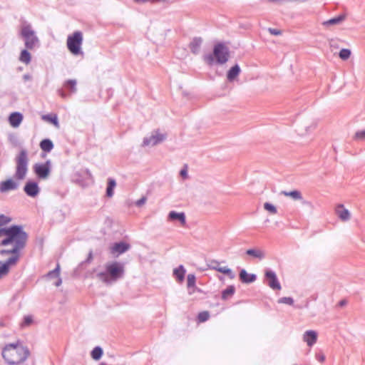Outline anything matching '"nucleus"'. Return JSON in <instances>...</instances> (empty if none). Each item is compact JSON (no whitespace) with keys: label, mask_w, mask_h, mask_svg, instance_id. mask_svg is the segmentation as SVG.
<instances>
[{"label":"nucleus","mask_w":365,"mask_h":365,"mask_svg":"<svg viewBox=\"0 0 365 365\" xmlns=\"http://www.w3.org/2000/svg\"><path fill=\"white\" fill-rule=\"evenodd\" d=\"M345 19V16L341 15L339 16H337L336 18H333L331 19H329V21H326L324 24H336Z\"/></svg>","instance_id":"34"},{"label":"nucleus","mask_w":365,"mask_h":365,"mask_svg":"<svg viewBox=\"0 0 365 365\" xmlns=\"http://www.w3.org/2000/svg\"><path fill=\"white\" fill-rule=\"evenodd\" d=\"M83 35L81 31H75L67 38L66 46L68 51L74 56L83 55L81 46Z\"/></svg>","instance_id":"4"},{"label":"nucleus","mask_w":365,"mask_h":365,"mask_svg":"<svg viewBox=\"0 0 365 365\" xmlns=\"http://www.w3.org/2000/svg\"><path fill=\"white\" fill-rule=\"evenodd\" d=\"M130 246L128 243L120 242L113 244L110 247V250L113 255H120L124 253L130 249Z\"/></svg>","instance_id":"10"},{"label":"nucleus","mask_w":365,"mask_h":365,"mask_svg":"<svg viewBox=\"0 0 365 365\" xmlns=\"http://www.w3.org/2000/svg\"><path fill=\"white\" fill-rule=\"evenodd\" d=\"M16 257H10L4 263L0 264V279L6 276L11 266H14L17 263Z\"/></svg>","instance_id":"9"},{"label":"nucleus","mask_w":365,"mask_h":365,"mask_svg":"<svg viewBox=\"0 0 365 365\" xmlns=\"http://www.w3.org/2000/svg\"><path fill=\"white\" fill-rule=\"evenodd\" d=\"M168 219L170 220H178L180 221L182 226H185L186 224L185 215L183 212H176L171 211L168 215Z\"/></svg>","instance_id":"17"},{"label":"nucleus","mask_w":365,"mask_h":365,"mask_svg":"<svg viewBox=\"0 0 365 365\" xmlns=\"http://www.w3.org/2000/svg\"><path fill=\"white\" fill-rule=\"evenodd\" d=\"M180 175L183 178H186L187 177V165H185L184 168L180 171Z\"/></svg>","instance_id":"45"},{"label":"nucleus","mask_w":365,"mask_h":365,"mask_svg":"<svg viewBox=\"0 0 365 365\" xmlns=\"http://www.w3.org/2000/svg\"><path fill=\"white\" fill-rule=\"evenodd\" d=\"M335 212L342 221H347L351 217L349 211L342 204L337 205L335 207Z\"/></svg>","instance_id":"12"},{"label":"nucleus","mask_w":365,"mask_h":365,"mask_svg":"<svg viewBox=\"0 0 365 365\" xmlns=\"http://www.w3.org/2000/svg\"><path fill=\"white\" fill-rule=\"evenodd\" d=\"M212 269H215V270H217L221 273H223L225 274H227L231 279L234 278V274H233L232 270L230 268H228L227 267H212Z\"/></svg>","instance_id":"30"},{"label":"nucleus","mask_w":365,"mask_h":365,"mask_svg":"<svg viewBox=\"0 0 365 365\" xmlns=\"http://www.w3.org/2000/svg\"><path fill=\"white\" fill-rule=\"evenodd\" d=\"M24 78H25L26 79H29V76H24Z\"/></svg>","instance_id":"50"},{"label":"nucleus","mask_w":365,"mask_h":365,"mask_svg":"<svg viewBox=\"0 0 365 365\" xmlns=\"http://www.w3.org/2000/svg\"><path fill=\"white\" fill-rule=\"evenodd\" d=\"M240 279L242 282L251 283L256 279L255 275L248 274L245 269H242L240 273Z\"/></svg>","instance_id":"21"},{"label":"nucleus","mask_w":365,"mask_h":365,"mask_svg":"<svg viewBox=\"0 0 365 365\" xmlns=\"http://www.w3.org/2000/svg\"><path fill=\"white\" fill-rule=\"evenodd\" d=\"M9 221V218L5 217L4 215H0V226L7 224Z\"/></svg>","instance_id":"42"},{"label":"nucleus","mask_w":365,"mask_h":365,"mask_svg":"<svg viewBox=\"0 0 365 365\" xmlns=\"http://www.w3.org/2000/svg\"><path fill=\"white\" fill-rule=\"evenodd\" d=\"M165 137L161 134H156L144 140V144L146 145H155L164 140Z\"/></svg>","instance_id":"18"},{"label":"nucleus","mask_w":365,"mask_h":365,"mask_svg":"<svg viewBox=\"0 0 365 365\" xmlns=\"http://www.w3.org/2000/svg\"><path fill=\"white\" fill-rule=\"evenodd\" d=\"M33 323V317L31 315H27L24 317V321L21 323V327H28L32 324Z\"/></svg>","instance_id":"39"},{"label":"nucleus","mask_w":365,"mask_h":365,"mask_svg":"<svg viewBox=\"0 0 365 365\" xmlns=\"http://www.w3.org/2000/svg\"><path fill=\"white\" fill-rule=\"evenodd\" d=\"M279 304H287L289 305H292L294 303V300L291 297H282L278 299Z\"/></svg>","instance_id":"40"},{"label":"nucleus","mask_w":365,"mask_h":365,"mask_svg":"<svg viewBox=\"0 0 365 365\" xmlns=\"http://www.w3.org/2000/svg\"><path fill=\"white\" fill-rule=\"evenodd\" d=\"M17 184L11 179L3 181L0 184V191L2 192L15 190Z\"/></svg>","instance_id":"16"},{"label":"nucleus","mask_w":365,"mask_h":365,"mask_svg":"<svg viewBox=\"0 0 365 365\" xmlns=\"http://www.w3.org/2000/svg\"><path fill=\"white\" fill-rule=\"evenodd\" d=\"M66 86L71 92H75L76 91V81L75 80H69L66 83Z\"/></svg>","instance_id":"38"},{"label":"nucleus","mask_w":365,"mask_h":365,"mask_svg":"<svg viewBox=\"0 0 365 365\" xmlns=\"http://www.w3.org/2000/svg\"><path fill=\"white\" fill-rule=\"evenodd\" d=\"M173 273L178 282H182L183 281L185 270L182 266H180L178 268L175 269Z\"/></svg>","instance_id":"26"},{"label":"nucleus","mask_w":365,"mask_h":365,"mask_svg":"<svg viewBox=\"0 0 365 365\" xmlns=\"http://www.w3.org/2000/svg\"><path fill=\"white\" fill-rule=\"evenodd\" d=\"M102 354L103 350L98 346L95 347L91 352V356L95 360H98L101 357Z\"/></svg>","instance_id":"32"},{"label":"nucleus","mask_w":365,"mask_h":365,"mask_svg":"<svg viewBox=\"0 0 365 365\" xmlns=\"http://www.w3.org/2000/svg\"><path fill=\"white\" fill-rule=\"evenodd\" d=\"M27 152L25 150H21L16 158V173L15 178L18 180H22L26 177L28 165Z\"/></svg>","instance_id":"5"},{"label":"nucleus","mask_w":365,"mask_h":365,"mask_svg":"<svg viewBox=\"0 0 365 365\" xmlns=\"http://www.w3.org/2000/svg\"><path fill=\"white\" fill-rule=\"evenodd\" d=\"M31 53L26 51L23 50L21 52L20 56H19V61L25 64H29L31 61Z\"/></svg>","instance_id":"28"},{"label":"nucleus","mask_w":365,"mask_h":365,"mask_svg":"<svg viewBox=\"0 0 365 365\" xmlns=\"http://www.w3.org/2000/svg\"><path fill=\"white\" fill-rule=\"evenodd\" d=\"M269 31L271 34L274 35V36H279V35L282 34V31L280 30L270 28V29H269Z\"/></svg>","instance_id":"44"},{"label":"nucleus","mask_w":365,"mask_h":365,"mask_svg":"<svg viewBox=\"0 0 365 365\" xmlns=\"http://www.w3.org/2000/svg\"><path fill=\"white\" fill-rule=\"evenodd\" d=\"M265 275L268 279V284L272 289L277 290L281 289V285L274 272L272 271H267Z\"/></svg>","instance_id":"11"},{"label":"nucleus","mask_w":365,"mask_h":365,"mask_svg":"<svg viewBox=\"0 0 365 365\" xmlns=\"http://www.w3.org/2000/svg\"><path fill=\"white\" fill-rule=\"evenodd\" d=\"M353 139L356 141L365 140V130L357 131L353 136Z\"/></svg>","instance_id":"36"},{"label":"nucleus","mask_w":365,"mask_h":365,"mask_svg":"<svg viewBox=\"0 0 365 365\" xmlns=\"http://www.w3.org/2000/svg\"><path fill=\"white\" fill-rule=\"evenodd\" d=\"M42 119L48 123H52L56 128H59V123L56 114L44 115L42 116Z\"/></svg>","instance_id":"23"},{"label":"nucleus","mask_w":365,"mask_h":365,"mask_svg":"<svg viewBox=\"0 0 365 365\" xmlns=\"http://www.w3.org/2000/svg\"><path fill=\"white\" fill-rule=\"evenodd\" d=\"M318 359L321 361V362H323L325 359V356L322 354V355H319L318 356Z\"/></svg>","instance_id":"47"},{"label":"nucleus","mask_w":365,"mask_h":365,"mask_svg":"<svg viewBox=\"0 0 365 365\" xmlns=\"http://www.w3.org/2000/svg\"><path fill=\"white\" fill-rule=\"evenodd\" d=\"M246 253L248 255L252 256L256 258L262 259L264 257V252L259 250H255V249H250L247 250Z\"/></svg>","instance_id":"29"},{"label":"nucleus","mask_w":365,"mask_h":365,"mask_svg":"<svg viewBox=\"0 0 365 365\" xmlns=\"http://www.w3.org/2000/svg\"><path fill=\"white\" fill-rule=\"evenodd\" d=\"M205 61L209 64L212 65L214 61V58L211 55L207 56L205 57Z\"/></svg>","instance_id":"46"},{"label":"nucleus","mask_w":365,"mask_h":365,"mask_svg":"<svg viewBox=\"0 0 365 365\" xmlns=\"http://www.w3.org/2000/svg\"><path fill=\"white\" fill-rule=\"evenodd\" d=\"M24 116L21 113H11L9 117V123L13 128H18L21 123Z\"/></svg>","instance_id":"13"},{"label":"nucleus","mask_w":365,"mask_h":365,"mask_svg":"<svg viewBox=\"0 0 365 365\" xmlns=\"http://www.w3.org/2000/svg\"><path fill=\"white\" fill-rule=\"evenodd\" d=\"M21 34L25 40L26 47L33 49L38 43V40L30 25H24L21 27Z\"/></svg>","instance_id":"6"},{"label":"nucleus","mask_w":365,"mask_h":365,"mask_svg":"<svg viewBox=\"0 0 365 365\" xmlns=\"http://www.w3.org/2000/svg\"><path fill=\"white\" fill-rule=\"evenodd\" d=\"M40 148L43 151L49 153L53 148V144L51 140L44 139L41 141Z\"/></svg>","instance_id":"24"},{"label":"nucleus","mask_w":365,"mask_h":365,"mask_svg":"<svg viewBox=\"0 0 365 365\" xmlns=\"http://www.w3.org/2000/svg\"><path fill=\"white\" fill-rule=\"evenodd\" d=\"M202 40L200 38H196L192 40L190 44V48L193 53H197L202 45Z\"/></svg>","instance_id":"22"},{"label":"nucleus","mask_w":365,"mask_h":365,"mask_svg":"<svg viewBox=\"0 0 365 365\" xmlns=\"http://www.w3.org/2000/svg\"><path fill=\"white\" fill-rule=\"evenodd\" d=\"M213 56L218 63L224 64L229 59V49L225 44L219 43L214 47Z\"/></svg>","instance_id":"7"},{"label":"nucleus","mask_w":365,"mask_h":365,"mask_svg":"<svg viewBox=\"0 0 365 365\" xmlns=\"http://www.w3.org/2000/svg\"><path fill=\"white\" fill-rule=\"evenodd\" d=\"M212 263H213V264H215V265H213L212 267H220L219 266L220 263H219L218 262L215 261V262H213Z\"/></svg>","instance_id":"48"},{"label":"nucleus","mask_w":365,"mask_h":365,"mask_svg":"<svg viewBox=\"0 0 365 365\" xmlns=\"http://www.w3.org/2000/svg\"><path fill=\"white\" fill-rule=\"evenodd\" d=\"M303 339L309 346H313L317 340V333L315 331H307L303 335Z\"/></svg>","instance_id":"15"},{"label":"nucleus","mask_w":365,"mask_h":365,"mask_svg":"<svg viewBox=\"0 0 365 365\" xmlns=\"http://www.w3.org/2000/svg\"><path fill=\"white\" fill-rule=\"evenodd\" d=\"M187 287H193L195 284V277L194 274H188L187 277Z\"/></svg>","instance_id":"41"},{"label":"nucleus","mask_w":365,"mask_h":365,"mask_svg":"<svg viewBox=\"0 0 365 365\" xmlns=\"http://www.w3.org/2000/svg\"><path fill=\"white\" fill-rule=\"evenodd\" d=\"M210 318V314L207 311H203L198 314L197 319L198 323H202L208 320Z\"/></svg>","instance_id":"31"},{"label":"nucleus","mask_w":365,"mask_h":365,"mask_svg":"<svg viewBox=\"0 0 365 365\" xmlns=\"http://www.w3.org/2000/svg\"><path fill=\"white\" fill-rule=\"evenodd\" d=\"M3 359L10 365H19L24 362L30 355L29 349L21 342L7 344L2 349Z\"/></svg>","instance_id":"2"},{"label":"nucleus","mask_w":365,"mask_h":365,"mask_svg":"<svg viewBox=\"0 0 365 365\" xmlns=\"http://www.w3.org/2000/svg\"><path fill=\"white\" fill-rule=\"evenodd\" d=\"M25 192L31 197H36L39 192L38 184L35 182H28L24 186Z\"/></svg>","instance_id":"14"},{"label":"nucleus","mask_w":365,"mask_h":365,"mask_svg":"<svg viewBox=\"0 0 365 365\" xmlns=\"http://www.w3.org/2000/svg\"><path fill=\"white\" fill-rule=\"evenodd\" d=\"M135 2H144L143 0H134Z\"/></svg>","instance_id":"49"},{"label":"nucleus","mask_w":365,"mask_h":365,"mask_svg":"<svg viewBox=\"0 0 365 365\" xmlns=\"http://www.w3.org/2000/svg\"><path fill=\"white\" fill-rule=\"evenodd\" d=\"M0 237H3L1 244L5 248L1 251L2 255H11L16 257L19 260L20 250L26 245L27 235L19 226H12L9 228H0Z\"/></svg>","instance_id":"1"},{"label":"nucleus","mask_w":365,"mask_h":365,"mask_svg":"<svg viewBox=\"0 0 365 365\" xmlns=\"http://www.w3.org/2000/svg\"><path fill=\"white\" fill-rule=\"evenodd\" d=\"M241 70L240 66L236 64L234 66L231 67L230 69L228 71L227 74V78L230 81H232L235 80L238 75L240 74Z\"/></svg>","instance_id":"19"},{"label":"nucleus","mask_w":365,"mask_h":365,"mask_svg":"<svg viewBox=\"0 0 365 365\" xmlns=\"http://www.w3.org/2000/svg\"><path fill=\"white\" fill-rule=\"evenodd\" d=\"M264 208L267 212L273 215L276 214L277 212L276 207L269 202H265L264 204Z\"/></svg>","instance_id":"35"},{"label":"nucleus","mask_w":365,"mask_h":365,"mask_svg":"<svg viewBox=\"0 0 365 365\" xmlns=\"http://www.w3.org/2000/svg\"><path fill=\"white\" fill-rule=\"evenodd\" d=\"M33 169L34 173L39 179H47L51 173V162L47 160L43 163H36Z\"/></svg>","instance_id":"8"},{"label":"nucleus","mask_w":365,"mask_h":365,"mask_svg":"<svg viewBox=\"0 0 365 365\" xmlns=\"http://www.w3.org/2000/svg\"><path fill=\"white\" fill-rule=\"evenodd\" d=\"M147 201V198L145 197H141L140 200L136 201L135 205L138 207L143 205Z\"/></svg>","instance_id":"43"},{"label":"nucleus","mask_w":365,"mask_h":365,"mask_svg":"<svg viewBox=\"0 0 365 365\" xmlns=\"http://www.w3.org/2000/svg\"><path fill=\"white\" fill-rule=\"evenodd\" d=\"M59 276H60V267H59V264H57L55 269L48 272V277L50 278L55 277L56 281L54 282L53 284L55 286L58 287L61 284V279Z\"/></svg>","instance_id":"20"},{"label":"nucleus","mask_w":365,"mask_h":365,"mask_svg":"<svg viewBox=\"0 0 365 365\" xmlns=\"http://www.w3.org/2000/svg\"><path fill=\"white\" fill-rule=\"evenodd\" d=\"M281 193H282V195H283L286 197H290L295 200H299L302 198L301 192L298 190H292L290 192L282 191Z\"/></svg>","instance_id":"25"},{"label":"nucleus","mask_w":365,"mask_h":365,"mask_svg":"<svg viewBox=\"0 0 365 365\" xmlns=\"http://www.w3.org/2000/svg\"><path fill=\"white\" fill-rule=\"evenodd\" d=\"M106 272H99L98 278L107 284L115 282L120 278L124 272L123 265L118 262H112L105 265Z\"/></svg>","instance_id":"3"},{"label":"nucleus","mask_w":365,"mask_h":365,"mask_svg":"<svg viewBox=\"0 0 365 365\" xmlns=\"http://www.w3.org/2000/svg\"><path fill=\"white\" fill-rule=\"evenodd\" d=\"M351 56V51L346 48H343L339 52V57L342 60H347Z\"/></svg>","instance_id":"37"},{"label":"nucleus","mask_w":365,"mask_h":365,"mask_svg":"<svg viewBox=\"0 0 365 365\" xmlns=\"http://www.w3.org/2000/svg\"><path fill=\"white\" fill-rule=\"evenodd\" d=\"M235 292V288L232 286L228 287L225 289L222 293V297L223 299H226L230 296H232Z\"/></svg>","instance_id":"33"},{"label":"nucleus","mask_w":365,"mask_h":365,"mask_svg":"<svg viewBox=\"0 0 365 365\" xmlns=\"http://www.w3.org/2000/svg\"><path fill=\"white\" fill-rule=\"evenodd\" d=\"M116 186V182L113 179L108 180V186L106 189V195L109 197L113 195V190Z\"/></svg>","instance_id":"27"}]
</instances>
